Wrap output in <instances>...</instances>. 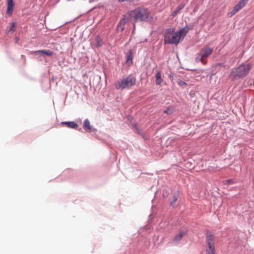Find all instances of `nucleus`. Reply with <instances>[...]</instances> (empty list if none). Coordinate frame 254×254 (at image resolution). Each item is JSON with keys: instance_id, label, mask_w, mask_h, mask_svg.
I'll return each mask as SVG.
<instances>
[{"instance_id": "1", "label": "nucleus", "mask_w": 254, "mask_h": 254, "mask_svg": "<svg viewBox=\"0 0 254 254\" xmlns=\"http://www.w3.org/2000/svg\"><path fill=\"white\" fill-rule=\"evenodd\" d=\"M188 32L186 27L181 28L177 32H175L173 28H169L166 30L164 34L165 44L178 45L182 38H184Z\"/></svg>"}, {"instance_id": "2", "label": "nucleus", "mask_w": 254, "mask_h": 254, "mask_svg": "<svg viewBox=\"0 0 254 254\" xmlns=\"http://www.w3.org/2000/svg\"><path fill=\"white\" fill-rule=\"evenodd\" d=\"M252 68V65L250 64H242L238 68H233L230 73V78L235 79L237 78H241L246 76Z\"/></svg>"}, {"instance_id": "3", "label": "nucleus", "mask_w": 254, "mask_h": 254, "mask_svg": "<svg viewBox=\"0 0 254 254\" xmlns=\"http://www.w3.org/2000/svg\"><path fill=\"white\" fill-rule=\"evenodd\" d=\"M130 16L133 17L135 21H147L150 19V14L147 9L138 7L130 12Z\"/></svg>"}, {"instance_id": "4", "label": "nucleus", "mask_w": 254, "mask_h": 254, "mask_svg": "<svg viewBox=\"0 0 254 254\" xmlns=\"http://www.w3.org/2000/svg\"><path fill=\"white\" fill-rule=\"evenodd\" d=\"M136 79L131 75H129L125 78L118 80L115 83L116 88L119 89H124L129 88L135 84Z\"/></svg>"}, {"instance_id": "5", "label": "nucleus", "mask_w": 254, "mask_h": 254, "mask_svg": "<svg viewBox=\"0 0 254 254\" xmlns=\"http://www.w3.org/2000/svg\"><path fill=\"white\" fill-rule=\"evenodd\" d=\"M213 49L208 45H206L202 48L197 54L195 58V62L198 63L201 62L203 64H206L205 59L209 57L212 53Z\"/></svg>"}, {"instance_id": "6", "label": "nucleus", "mask_w": 254, "mask_h": 254, "mask_svg": "<svg viewBox=\"0 0 254 254\" xmlns=\"http://www.w3.org/2000/svg\"><path fill=\"white\" fill-rule=\"evenodd\" d=\"M206 254H215L214 239L211 234H207L206 238Z\"/></svg>"}, {"instance_id": "7", "label": "nucleus", "mask_w": 254, "mask_h": 254, "mask_svg": "<svg viewBox=\"0 0 254 254\" xmlns=\"http://www.w3.org/2000/svg\"><path fill=\"white\" fill-rule=\"evenodd\" d=\"M249 0H241L233 8V9L228 13L229 17H232L237 12L243 8Z\"/></svg>"}, {"instance_id": "8", "label": "nucleus", "mask_w": 254, "mask_h": 254, "mask_svg": "<svg viewBox=\"0 0 254 254\" xmlns=\"http://www.w3.org/2000/svg\"><path fill=\"white\" fill-rule=\"evenodd\" d=\"M14 3L13 0H7V10L6 14L11 16L13 12Z\"/></svg>"}, {"instance_id": "9", "label": "nucleus", "mask_w": 254, "mask_h": 254, "mask_svg": "<svg viewBox=\"0 0 254 254\" xmlns=\"http://www.w3.org/2000/svg\"><path fill=\"white\" fill-rule=\"evenodd\" d=\"M127 57V64L130 65L132 63V59H133V56H132V52L130 50L129 51L126 55Z\"/></svg>"}, {"instance_id": "10", "label": "nucleus", "mask_w": 254, "mask_h": 254, "mask_svg": "<svg viewBox=\"0 0 254 254\" xmlns=\"http://www.w3.org/2000/svg\"><path fill=\"white\" fill-rule=\"evenodd\" d=\"M83 127H84V129L86 131H91L94 130V129H92L91 127L90 126V123L88 119H86L84 121Z\"/></svg>"}, {"instance_id": "11", "label": "nucleus", "mask_w": 254, "mask_h": 254, "mask_svg": "<svg viewBox=\"0 0 254 254\" xmlns=\"http://www.w3.org/2000/svg\"><path fill=\"white\" fill-rule=\"evenodd\" d=\"M32 53H42L48 56H51L53 55V52L49 50H38L33 52Z\"/></svg>"}, {"instance_id": "12", "label": "nucleus", "mask_w": 254, "mask_h": 254, "mask_svg": "<svg viewBox=\"0 0 254 254\" xmlns=\"http://www.w3.org/2000/svg\"><path fill=\"white\" fill-rule=\"evenodd\" d=\"M185 6V4L183 3H180L178 6L176 8V10H174L172 13V15L174 17L175 16V15H176L179 12V11L182 10L183 8H184Z\"/></svg>"}, {"instance_id": "13", "label": "nucleus", "mask_w": 254, "mask_h": 254, "mask_svg": "<svg viewBox=\"0 0 254 254\" xmlns=\"http://www.w3.org/2000/svg\"><path fill=\"white\" fill-rule=\"evenodd\" d=\"M62 124H64L71 128H75L78 127V125L74 122H62Z\"/></svg>"}, {"instance_id": "14", "label": "nucleus", "mask_w": 254, "mask_h": 254, "mask_svg": "<svg viewBox=\"0 0 254 254\" xmlns=\"http://www.w3.org/2000/svg\"><path fill=\"white\" fill-rule=\"evenodd\" d=\"M185 233L183 232H180L178 234H177L174 239H173V242L175 243H177L180 241L183 236L185 235Z\"/></svg>"}, {"instance_id": "15", "label": "nucleus", "mask_w": 254, "mask_h": 254, "mask_svg": "<svg viewBox=\"0 0 254 254\" xmlns=\"http://www.w3.org/2000/svg\"><path fill=\"white\" fill-rule=\"evenodd\" d=\"M163 80L161 76V73L160 71H158L156 74V84L157 85H160Z\"/></svg>"}, {"instance_id": "16", "label": "nucleus", "mask_w": 254, "mask_h": 254, "mask_svg": "<svg viewBox=\"0 0 254 254\" xmlns=\"http://www.w3.org/2000/svg\"><path fill=\"white\" fill-rule=\"evenodd\" d=\"M16 23L12 22L10 24L9 31L14 32L15 30Z\"/></svg>"}, {"instance_id": "17", "label": "nucleus", "mask_w": 254, "mask_h": 254, "mask_svg": "<svg viewBox=\"0 0 254 254\" xmlns=\"http://www.w3.org/2000/svg\"><path fill=\"white\" fill-rule=\"evenodd\" d=\"M164 113L168 115H170L172 114L173 110L172 109L167 108L166 110L164 111Z\"/></svg>"}, {"instance_id": "18", "label": "nucleus", "mask_w": 254, "mask_h": 254, "mask_svg": "<svg viewBox=\"0 0 254 254\" xmlns=\"http://www.w3.org/2000/svg\"><path fill=\"white\" fill-rule=\"evenodd\" d=\"M177 200V197L176 196H174L173 197V200L171 202V205H174L176 201Z\"/></svg>"}, {"instance_id": "19", "label": "nucleus", "mask_w": 254, "mask_h": 254, "mask_svg": "<svg viewBox=\"0 0 254 254\" xmlns=\"http://www.w3.org/2000/svg\"><path fill=\"white\" fill-rule=\"evenodd\" d=\"M178 83L181 85V86H183V85H187V83L184 81H182L180 80H179V81H178Z\"/></svg>"}, {"instance_id": "20", "label": "nucleus", "mask_w": 254, "mask_h": 254, "mask_svg": "<svg viewBox=\"0 0 254 254\" xmlns=\"http://www.w3.org/2000/svg\"><path fill=\"white\" fill-rule=\"evenodd\" d=\"M224 182H225V184H227L228 183H232L233 180H225Z\"/></svg>"}, {"instance_id": "21", "label": "nucleus", "mask_w": 254, "mask_h": 254, "mask_svg": "<svg viewBox=\"0 0 254 254\" xmlns=\"http://www.w3.org/2000/svg\"><path fill=\"white\" fill-rule=\"evenodd\" d=\"M126 22V20L125 19H122L120 21V24H125V23Z\"/></svg>"}, {"instance_id": "22", "label": "nucleus", "mask_w": 254, "mask_h": 254, "mask_svg": "<svg viewBox=\"0 0 254 254\" xmlns=\"http://www.w3.org/2000/svg\"><path fill=\"white\" fill-rule=\"evenodd\" d=\"M134 0H119V1L120 2H123V1H133Z\"/></svg>"}, {"instance_id": "23", "label": "nucleus", "mask_w": 254, "mask_h": 254, "mask_svg": "<svg viewBox=\"0 0 254 254\" xmlns=\"http://www.w3.org/2000/svg\"><path fill=\"white\" fill-rule=\"evenodd\" d=\"M136 130H137V132L138 133H140L141 132H140V131L138 130V128H136Z\"/></svg>"}, {"instance_id": "24", "label": "nucleus", "mask_w": 254, "mask_h": 254, "mask_svg": "<svg viewBox=\"0 0 254 254\" xmlns=\"http://www.w3.org/2000/svg\"><path fill=\"white\" fill-rule=\"evenodd\" d=\"M98 46H101V44H100L99 43H98Z\"/></svg>"}]
</instances>
